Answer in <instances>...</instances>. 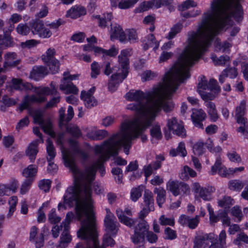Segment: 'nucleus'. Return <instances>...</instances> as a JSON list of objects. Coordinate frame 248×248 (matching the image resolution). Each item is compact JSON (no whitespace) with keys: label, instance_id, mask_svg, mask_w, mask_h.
<instances>
[{"label":"nucleus","instance_id":"obj_50","mask_svg":"<svg viewBox=\"0 0 248 248\" xmlns=\"http://www.w3.org/2000/svg\"><path fill=\"white\" fill-rule=\"evenodd\" d=\"M159 223L162 226H173L174 225V219L173 217L168 218L166 217L165 215H161L159 217Z\"/></svg>","mask_w":248,"mask_h":248},{"label":"nucleus","instance_id":"obj_38","mask_svg":"<svg viewBox=\"0 0 248 248\" xmlns=\"http://www.w3.org/2000/svg\"><path fill=\"white\" fill-rule=\"evenodd\" d=\"M6 186V190L7 191V196L15 193L18 188V181L16 180H12Z\"/></svg>","mask_w":248,"mask_h":248},{"label":"nucleus","instance_id":"obj_63","mask_svg":"<svg viewBox=\"0 0 248 248\" xmlns=\"http://www.w3.org/2000/svg\"><path fill=\"white\" fill-rule=\"evenodd\" d=\"M96 140H101L108 136V132L106 130H98L94 131Z\"/></svg>","mask_w":248,"mask_h":248},{"label":"nucleus","instance_id":"obj_13","mask_svg":"<svg viewBox=\"0 0 248 248\" xmlns=\"http://www.w3.org/2000/svg\"><path fill=\"white\" fill-rule=\"evenodd\" d=\"M167 125L169 129L172 131V133L174 134L182 137H184L186 136V132L184 125L182 124L178 123L175 118H172L171 120H168Z\"/></svg>","mask_w":248,"mask_h":248},{"label":"nucleus","instance_id":"obj_18","mask_svg":"<svg viewBox=\"0 0 248 248\" xmlns=\"http://www.w3.org/2000/svg\"><path fill=\"white\" fill-rule=\"evenodd\" d=\"M86 14L85 8L83 7L75 6L67 11L66 16L72 18L76 19Z\"/></svg>","mask_w":248,"mask_h":248},{"label":"nucleus","instance_id":"obj_41","mask_svg":"<svg viewBox=\"0 0 248 248\" xmlns=\"http://www.w3.org/2000/svg\"><path fill=\"white\" fill-rule=\"evenodd\" d=\"M66 131L69 133L73 137L78 138L82 134L79 128L77 126L67 125L66 127Z\"/></svg>","mask_w":248,"mask_h":248},{"label":"nucleus","instance_id":"obj_52","mask_svg":"<svg viewBox=\"0 0 248 248\" xmlns=\"http://www.w3.org/2000/svg\"><path fill=\"white\" fill-rule=\"evenodd\" d=\"M142 191L140 186L133 188L131 192V200L134 202L137 201L141 197Z\"/></svg>","mask_w":248,"mask_h":248},{"label":"nucleus","instance_id":"obj_60","mask_svg":"<svg viewBox=\"0 0 248 248\" xmlns=\"http://www.w3.org/2000/svg\"><path fill=\"white\" fill-rule=\"evenodd\" d=\"M200 197L203 200L208 201L210 200V192L208 189L202 187L198 193Z\"/></svg>","mask_w":248,"mask_h":248},{"label":"nucleus","instance_id":"obj_29","mask_svg":"<svg viewBox=\"0 0 248 248\" xmlns=\"http://www.w3.org/2000/svg\"><path fill=\"white\" fill-rule=\"evenodd\" d=\"M206 106L208 108V113L211 120L213 122H216L218 119V116L215 104L212 102H209L206 104Z\"/></svg>","mask_w":248,"mask_h":248},{"label":"nucleus","instance_id":"obj_24","mask_svg":"<svg viewBox=\"0 0 248 248\" xmlns=\"http://www.w3.org/2000/svg\"><path fill=\"white\" fill-rule=\"evenodd\" d=\"M170 154L172 156H175L178 155H180L182 157L186 156L187 152L186 150L185 143L183 142H180L178 147L176 149L173 148L170 150Z\"/></svg>","mask_w":248,"mask_h":248},{"label":"nucleus","instance_id":"obj_7","mask_svg":"<svg viewBox=\"0 0 248 248\" xmlns=\"http://www.w3.org/2000/svg\"><path fill=\"white\" fill-rule=\"evenodd\" d=\"M63 78L61 80V84L60 85V89L65 92V94L73 93L77 94L78 90L77 87L71 82L73 80V77L77 75H70L69 72L63 73Z\"/></svg>","mask_w":248,"mask_h":248},{"label":"nucleus","instance_id":"obj_55","mask_svg":"<svg viewBox=\"0 0 248 248\" xmlns=\"http://www.w3.org/2000/svg\"><path fill=\"white\" fill-rule=\"evenodd\" d=\"M22 81V80L20 78H13L11 82L10 86L11 88L21 91Z\"/></svg>","mask_w":248,"mask_h":248},{"label":"nucleus","instance_id":"obj_14","mask_svg":"<svg viewBox=\"0 0 248 248\" xmlns=\"http://www.w3.org/2000/svg\"><path fill=\"white\" fill-rule=\"evenodd\" d=\"M246 101L242 100L239 105L235 108V117L238 124H246L247 119L244 117L246 113Z\"/></svg>","mask_w":248,"mask_h":248},{"label":"nucleus","instance_id":"obj_27","mask_svg":"<svg viewBox=\"0 0 248 248\" xmlns=\"http://www.w3.org/2000/svg\"><path fill=\"white\" fill-rule=\"evenodd\" d=\"M46 151L48 156L47 157V160L50 162L53 160L56 155L55 149L53 145L52 141L48 139L46 140Z\"/></svg>","mask_w":248,"mask_h":248},{"label":"nucleus","instance_id":"obj_5","mask_svg":"<svg viewBox=\"0 0 248 248\" xmlns=\"http://www.w3.org/2000/svg\"><path fill=\"white\" fill-rule=\"evenodd\" d=\"M55 54V49L50 48L47 49L46 54L42 56V61L49 67L53 74L58 72L60 64L59 61L54 57Z\"/></svg>","mask_w":248,"mask_h":248},{"label":"nucleus","instance_id":"obj_31","mask_svg":"<svg viewBox=\"0 0 248 248\" xmlns=\"http://www.w3.org/2000/svg\"><path fill=\"white\" fill-rule=\"evenodd\" d=\"M229 188L234 191H240L245 186V184L239 180H233L229 182Z\"/></svg>","mask_w":248,"mask_h":248},{"label":"nucleus","instance_id":"obj_23","mask_svg":"<svg viewBox=\"0 0 248 248\" xmlns=\"http://www.w3.org/2000/svg\"><path fill=\"white\" fill-rule=\"evenodd\" d=\"M118 60L122 68L123 74L122 75V78L123 80L126 78L128 73V69L129 61L128 58L121 57L120 56H118Z\"/></svg>","mask_w":248,"mask_h":248},{"label":"nucleus","instance_id":"obj_42","mask_svg":"<svg viewBox=\"0 0 248 248\" xmlns=\"http://www.w3.org/2000/svg\"><path fill=\"white\" fill-rule=\"evenodd\" d=\"M31 30L30 26H28L26 24L22 23L18 24L16 28L17 32L22 35H28Z\"/></svg>","mask_w":248,"mask_h":248},{"label":"nucleus","instance_id":"obj_48","mask_svg":"<svg viewBox=\"0 0 248 248\" xmlns=\"http://www.w3.org/2000/svg\"><path fill=\"white\" fill-rule=\"evenodd\" d=\"M48 219L51 224H56L61 221V218L57 215L55 209H52L48 215Z\"/></svg>","mask_w":248,"mask_h":248},{"label":"nucleus","instance_id":"obj_46","mask_svg":"<svg viewBox=\"0 0 248 248\" xmlns=\"http://www.w3.org/2000/svg\"><path fill=\"white\" fill-rule=\"evenodd\" d=\"M69 228H64V230L60 237V241L62 244L67 245V244L70 242L71 240V236L69 234Z\"/></svg>","mask_w":248,"mask_h":248},{"label":"nucleus","instance_id":"obj_16","mask_svg":"<svg viewBox=\"0 0 248 248\" xmlns=\"http://www.w3.org/2000/svg\"><path fill=\"white\" fill-rule=\"evenodd\" d=\"M191 119L194 125L199 128L203 129L202 122L206 118V114L202 109H194L191 115Z\"/></svg>","mask_w":248,"mask_h":248},{"label":"nucleus","instance_id":"obj_28","mask_svg":"<svg viewBox=\"0 0 248 248\" xmlns=\"http://www.w3.org/2000/svg\"><path fill=\"white\" fill-rule=\"evenodd\" d=\"M143 199L145 205L154 209V200L153 194L149 190L146 189L143 195Z\"/></svg>","mask_w":248,"mask_h":248},{"label":"nucleus","instance_id":"obj_15","mask_svg":"<svg viewBox=\"0 0 248 248\" xmlns=\"http://www.w3.org/2000/svg\"><path fill=\"white\" fill-rule=\"evenodd\" d=\"M110 38L111 39L117 38L120 42L126 43L127 38L125 32L120 25H111Z\"/></svg>","mask_w":248,"mask_h":248},{"label":"nucleus","instance_id":"obj_47","mask_svg":"<svg viewBox=\"0 0 248 248\" xmlns=\"http://www.w3.org/2000/svg\"><path fill=\"white\" fill-rule=\"evenodd\" d=\"M155 0H152L148 1H143L140 5L139 8V12H144L149 10L150 8L155 7Z\"/></svg>","mask_w":248,"mask_h":248},{"label":"nucleus","instance_id":"obj_57","mask_svg":"<svg viewBox=\"0 0 248 248\" xmlns=\"http://www.w3.org/2000/svg\"><path fill=\"white\" fill-rule=\"evenodd\" d=\"M197 3L192 0H187L181 6H179V10L184 11L188 9L190 7H196Z\"/></svg>","mask_w":248,"mask_h":248},{"label":"nucleus","instance_id":"obj_36","mask_svg":"<svg viewBox=\"0 0 248 248\" xmlns=\"http://www.w3.org/2000/svg\"><path fill=\"white\" fill-rule=\"evenodd\" d=\"M183 25L180 23H178L173 25L170 28V31L167 36V38L169 40L173 38L177 33L181 31Z\"/></svg>","mask_w":248,"mask_h":248},{"label":"nucleus","instance_id":"obj_19","mask_svg":"<svg viewBox=\"0 0 248 248\" xmlns=\"http://www.w3.org/2000/svg\"><path fill=\"white\" fill-rule=\"evenodd\" d=\"M80 97L84 101L85 105L87 108H91L97 104V101L93 95L90 93H86L82 91L81 93Z\"/></svg>","mask_w":248,"mask_h":248},{"label":"nucleus","instance_id":"obj_25","mask_svg":"<svg viewBox=\"0 0 248 248\" xmlns=\"http://www.w3.org/2000/svg\"><path fill=\"white\" fill-rule=\"evenodd\" d=\"M44 132L50 135L52 138H55L56 134L53 130V124L49 119L44 121L43 124H40Z\"/></svg>","mask_w":248,"mask_h":248},{"label":"nucleus","instance_id":"obj_44","mask_svg":"<svg viewBox=\"0 0 248 248\" xmlns=\"http://www.w3.org/2000/svg\"><path fill=\"white\" fill-rule=\"evenodd\" d=\"M139 0H121L118 3V7L120 9H127L137 3Z\"/></svg>","mask_w":248,"mask_h":248},{"label":"nucleus","instance_id":"obj_21","mask_svg":"<svg viewBox=\"0 0 248 248\" xmlns=\"http://www.w3.org/2000/svg\"><path fill=\"white\" fill-rule=\"evenodd\" d=\"M38 140H35L31 143L26 151V155L29 156L31 162H33L36 158L38 151Z\"/></svg>","mask_w":248,"mask_h":248},{"label":"nucleus","instance_id":"obj_32","mask_svg":"<svg viewBox=\"0 0 248 248\" xmlns=\"http://www.w3.org/2000/svg\"><path fill=\"white\" fill-rule=\"evenodd\" d=\"M127 38L126 43L129 42L130 43H134L138 40V34L136 31L134 29H126L125 31Z\"/></svg>","mask_w":248,"mask_h":248},{"label":"nucleus","instance_id":"obj_61","mask_svg":"<svg viewBox=\"0 0 248 248\" xmlns=\"http://www.w3.org/2000/svg\"><path fill=\"white\" fill-rule=\"evenodd\" d=\"M99 66L97 62H94L91 64V77L92 78H96L97 76L100 74Z\"/></svg>","mask_w":248,"mask_h":248},{"label":"nucleus","instance_id":"obj_4","mask_svg":"<svg viewBox=\"0 0 248 248\" xmlns=\"http://www.w3.org/2000/svg\"><path fill=\"white\" fill-rule=\"evenodd\" d=\"M144 124H140L139 126V130H133L132 127H128L127 128H124V129H122V124L120 127V130L119 132L113 134L110 137H113V140H122L121 141V145L120 146V149L122 147H124V152L126 155H128L129 153V149L132 145V140L138 138L140 136H141V140L142 142H145L147 140V136L143 135V132L146 129V128L150 125L147 126L146 128H143L144 127Z\"/></svg>","mask_w":248,"mask_h":248},{"label":"nucleus","instance_id":"obj_62","mask_svg":"<svg viewBox=\"0 0 248 248\" xmlns=\"http://www.w3.org/2000/svg\"><path fill=\"white\" fill-rule=\"evenodd\" d=\"M74 217V214L73 212H69L67 213L65 221H63L62 224L63 225L64 228H69V224L72 218Z\"/></svg>","mask_w":248,"mask_h":248},{"label":"nucleus","instance_id":"obj_30","mask_svg":"<svg viewBox=\"0 0 248 248\" xmlns=\"http://www.w3.org/2000/svg\"><path fill=\"white\" fill-rule=\"evenodd\" d=\"M13 43L12 38L10 35H9L8 33L3 34V38H2L1 36V38L0 39V49L10 47L12 46Z\"/></svg>","mask_w":248,"mask_h":248},{"label":"nucleus","instance_id":"obj_3","mask_svg":"<svg viewBox=\"0 0 248 248\" xmlns=\"http://www.w3.org/2000/svg\"><path fill=\"white\" fill-rule=\"evenodd\" d=\"M78 192L68 193L64 196V203H60L58 208L66 209L65 204L70 207L75 205V210L77 218L81 220L85 216V218L81 221V228L78 231L77 234L79 238L86 240L88 243H92V246L89 244L87 248H104L99 245L97 238L96 222L94 215L90 209L92 203L91 197L86 198L85 195H82V188L77 184Z\"/></svg>","mask_w":248,"mask_h":248},{"label":"nucleus","instance_id":"obj_49","mask_svg":"<svg viewBox=\"0 0 248 248\" xmlns=\"http://www.w3.org/2000/svg\"><path fill=\"white\" fill-rule=\"evenodd\" d=\"M18 99L10 98L5 95L2 98V102L6 107H11L16 104Z\"/></svg>","mask_w":248,"mask_h":248},{"label":"nucleus","instance_id":"obj_34","mask_svg":"<svg viewBox=\"0 0 248 248\" xmlns=\"http://www.w3.org/2000/svg\"><path fill=\"white\" fill-rule=\"evenodd\" d=\"M37 172V169L34 167L33 165H29L27 168L24 169L22 174L23 176L29 178H33Z\"/></svg>","mask_w":248,"mask_h":248},{"label":"nucleus","instance_id":"obj_2","mask_svg":"<svg viewBox=\"0 0 248 248\" xmlns=\"http://www.w3.org/2000/svg\"><path fill=\"white\" fill-rule=\"evenodd\" d=\"M113 137H110L104 142L103 146L95 147L96 154H101L98 160L91 166L86 168L83 171L79 170L74 164L73 156L68 153L65 155V160L70 170L74 175L75 181L78 185L82 188V195H85L86 198L92 195L91 184L95 178L97 169H99L102 176L105 174L104 163L111 155L118 154L122 140H114Z\"/></svg>","mask_w":248,"mask_h":248},{"label":"nucleus","instance_id":"obj_45","mask_svg":"<svg viewBox=\"0 0 248 248\" xmlns=\"http://www.w3.org/2000/svg\"><path fill=\"white\" fill-rule=\"evenodd\" d=\"M150 134L153 138L158 140H160L162 136L160 126L158 125L154 126L150 130Z\"/></svg>","mask_w":248,"mask_h":248},{"label":"nucleus","instance_id":"obj_33","mask_svg":"<svg viewBox=\"0 0 248 248\" xmlns=\"http://www.w3.org/2000/svg\"><path fill=\"white\" fill-rule=\"evenodd\" d=\"M122 76L121 73H116L111 76V79L108 84V89L111 92H114L116 90V84L119 83V78Z\"/></svg>","mask_w":248,"mask_h":248},{"label":"nucleus","instance_id":"obj_12","mask_svg":"<svg viewBox=\"0 0 248 248\" xmlns=\"http://www.w3.org/2000/svg\"><path fill=\"white\" fill-rule=\"evenodd\" d=\"M213 239L212 233H203L195 237L193 248H206Z\"/></svg>","mask_w":248,"mask_h":248},{"label":"nucleus","instance_id":"obj_10","mask_svg":"<svg viewBox=\"0 0 248 248\" xmlns=\"http://www.w3.org/2000/svg\"><path fill=\"white\" fill-rule=\"evenodd\" d=\"M167 187L174 196L180 195L181 191L184 193L190 192L189 187L186 184L178 181H169L167 184Z\"/></svg>","mask_w":248,"mask_h":248},{"label":"nucleus","instance_id":"obj_53","mask_svg":"<svg viewBox=\"0 0 248 248\" xmlns=\"http://www.w3.org/2000/svg\"><path fill=\"white\" fill-rule=\"evenodd\" d=\"M51 181L49 179L42 180L40 181L38 186L39 188L45 192H48L51 186Z\"/></svg>","mask_w":248,"mask_h":248},{"label":"nucleus","instance_id":"obj_37","mask_svg":"<svg viewBox=\"0 0 248 248\" xmlns=\"http://www.w3.org/2000/svg\"><path fill=\"white\" fill-rule=\"evenodd\" d=\"M25 100H27L29 104L30 103H41L46 101V97L41 96V95H31V96H26L25 97Z\"/></svg>","mask_w":248,"mask_h":248},{"label":"nucleus","instance_id":"obj_58","mask_svg":"<svg viewBox=\"0 0 248 248\" xmlns=\"http://www.w3.org/2000/svg\"><path fill=\"white\" fill-rule=\"evenodd\" d=\"M209 89L211 91H214L215 93H219L220 91V88L218 85L216 80L211 79L209 82Z\"/></svg>","mask_w":248,"mask_h":248},{"label":"nucleus","instance_id":"obj_40","mask_svg":"<svg viewBox=\"0 0 248 248\" xmlns=\"http://www.w3.org/2000/svg\"><path fill=\"white\" fill-rule=\"evenodd\" d=\"M211 59L216 65H225L226 62L229 61L230 57L228 56H221L219 58H217L216 55H212Z\"/></svg>","mask_w":248,"mask_h":248},{"label":"nucleus","instance_id":"obj_22","mask_svg":"<svg viewBox=\"0 0 248 248\" xmlns=\"http://www.w3.org/2000/svg\"><path fill=\"white\" fill-rule=\"evenodd\" d=\"M116 215L120 221L129 227H132L137 222V219H133L124 215L123 211L121 209L116 210Z\"/></svg>","mask_w":248,"mask_h":248},{"label":"nucleus","instance_id":"obj_54","mask_svg":"<svg viewBox=\"0 0 248 248\" xmlns=\"http://www.w3.org/2000/svg\"><path fill=\"white\" fill-rule=\"evenodd\" d=\"M200 222V216L196 215L194 217H189L187 226L191 229H195Z\"/></svg>","mask_w":248,"mask_h":248},{"label":"nucleus","instance_id":"obj_64","mask_svg":"<svg viewBox=\"0 0 248 248\" xmlns=\"http://www.w3.org/2000/svg\"><path fill=\"white\" fill-rule=\"evenodd\" d=\"M165 234L167 235L166 238L172 240L176 238V232L170 227H167L165 229Z\"/></svg>","mask_w":248,"mask_h":248},{"label":"nucleus","instance_id":"obj_26","mask_svg":"<svg viewBox=\"0 0 248 248\" xmlns=\"http://www.w3.org/2000/svg\"><path fill=\"white\" fill-rule=\"evenodd\" d=\"M154 192L157 194L156 201L158 206L161 207V205L165 201L166 191L163 187H155Z\"/></svg>","mask_w":248,"mask_h":248},{"label":"nucleus","instance_id":"obj_51","mask_svg":"<svg viewBox=\"0 0 248 248\" xmlns=\"http://www.w3.org/2000/svg\"><path fill=\"white\" fill-rule=\"evenodd\" d=\"M33 117L34 123H38L39 125L43 124L45 121L43 118V113L40 110H37L34 112Z\"/></svg>","mask_w":248,"mask_h":248},{"label":"nucleus","instance_id":"obj_6","mask_svg":"<svg viewBox=\"0 0 248 248\" xmlns=\"http://www.w3.org/2000/svg\"><path fill=\"white\" fill-rule=\"evenodd\" d=\"M149 228L147 222L144 219L141 220L135 228L134 234L131 237L132 242L138 244L144 241L145 233L148 232Z\"/></svg>","mask_w":248,"mask_h":248},{"label":"nucleus","instance_id":"obj_8","mask_svg":"<svg viewBox=\"0 0 248 248\" xmlns=\"http://www.w3.org/2000/svg\"><path fill=\"white\" fill-rule=\"evenodd\" d=\"M30 26L33 34H38L40 37L44 38H49L52 35V32L48 29L44 28L42 20H34L30 23Z\"/></svg>","mask_w":248,"mask_h":248},{"label":"nucleus","instance_id":"obj_11","mask_svg":"<svg viewBox=\"0 0 248 248\" xmlns=\"http://www.w3.org/2000/svg\"><path fill=\"white\" fill-rule=\"evenodd\" d=\"M68 142L73 153H72L69 151H66L64 152H63V158L64 161L65 165L66 167L69 168V167L67 166V164L65 162L64 157L65 155H66V154H67L68 153H70L73 155L74 162H75L74 156L75 155H79L80 157L84 160L86 159L88 157V155L85 151L81 150L78 148V142L76 140L70 139L69 140ZM74 164L76 166L75 163H74Z\"/></svg>","mask_w":248,"mask_h":248},{"label":"nucleus","instance_id":"obj_1","mask_svg":"<svg viewBox=\"0 0 248 248\" xmlns=\"http://www.w3.org/2000/svg\"><path fill=\"white\" fill-rule=\"evenodd\" d=\"M211 8V11L204 14L197 31L188 32V45L165 75L163 83L146 93L137 90L126 93L127 100L136 102L128 105L127 108L136 111L140 116L122 123V129L131 127L134 131L139 130L141 124L146 128L151 124L161 108L166 112L172 110L174 105L169 99L179 84L189 78L190 68L211 45L219 31L232 23L233 0H214Z\"/></svg>","mask_w":248,"mask_h":248},{"label":"nucleus","instance_id":"obj_43","mask_svg":"<svg viewBox=\"0 0 248 248\" xmlns=\"http://www.w3.org/2000/svg\"><path fill=\"white\" fill-rule=\"evenodd\" d=\"M33 178H29L25 180L22 184L20 192L21 194H25L30 189L33 182Z\"/></svg>","mask_w":248,"mask_h":248},{"label":"nucleus","instance_id":"obj_17","mask_svg":"<svg viewBox=\"0 0 248 248\" xmlns=\"http://www.w3.org/2000/svg\"><path fill=\"white\" fill-rule=\"evenodd\" d=\"M47 69L43 66H34L31 72L30 76L35 80L43 78L48 74Z\"/></svg>","mask_w":248,"mask_h":248},{"label":"nucleus","instance_id":"obj_39","mask_svg":"<svg viewBox=\"0 0 248 248\" xmlns=\"http://www.w3.org/2000/svg\"><path fill=\"white\" fill-rule=\"evenodd\" d=\"M193 152L195 155L200 156L205 152L204 143L202 141H198L193 146Z\"/></svg>","mask_w":248,"mask_h":248},{"label":"nucleus","instance_id":"obj_35","mask_svg":"<svg viewBox=\"0 0 248 248\" xmlns=\"http://www.w3.org/2000/svg\"><path fill=\"white\" fill-rule=\"evenodd\" d=\"M233 200L229 196H224L218 201V206L225 209H229L233 204Z\"/></svg>","mask_w":248,"mask_h":248},{"label":"nucleus","instance_id":"obj_20","mask_svg":"<svg viewBox=\"0 0 248 248\" xmlns=\"http://www.w3.org/2000/svg\"><path fill=\"white\" fill-rule=\"evenodd\" d=\"M104 224L106 227L112 233L116 234L118 230L117 225L118 222L115 216L113 217H105L104 219Z\"/></svg>","mask_w":248,"mask_h":248},{"label":"nucleus","instance_id":"obj_59","mask_svg":"<svg viewBox=\"0 0 248 248\" xmlns=\"http://www.w3.org/2000/svg\"><path fill=\"white\" fill-rule=\"evenodd\" d=\"M181 16L186 18H189L192 17H195L199 15L201 13L200 10H196L195 11L187 12L186 10L181 11Z\"/></svg>","mask_w":248,"mask_h":248},{"label":"nucleus","instance_id":"obj_9","mask_svg":"<svg viewBox=\"0 0 248 248\" xmlns=\"http://www.w3.org/2000/svg\"><path fill=\"white\" fill-rule=\"evenodd\" d=\"M5 62L3 67L0 68V73L5 72L9 69L19 65L21 62L20 59L18 58L17 55L13 52H9L4 55Z\"/></svg>","mask_w":248,"mask_h":248},{"label":"nucleus","instance_id":"obj_56","mask_svg":"<svg viewBox=\"0 0 248 248\" xmlns=\"http://www.w3.org/2000/svg\"><path fill=\"white\" fill-rule=\"evenodd\" d=\"M156 76V73L153 72L150 70H147L142 74L141 78L143 81H147L153 79Z\"/></svg>","mask_w":248,"mask_h":248}]
</instances>
